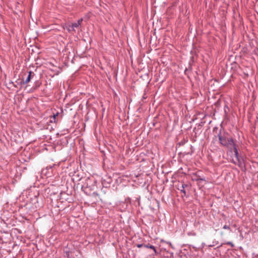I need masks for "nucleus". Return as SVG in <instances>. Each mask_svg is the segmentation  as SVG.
<instances>
[{
  "mask_svg": "<svg viewBox=\"0 0 258 258\" xmlns=\"http://www.w3.org/2000/svg\"><path fill=\"white\" fill-rule=\"evenodd\" d=\"M217 136L220 144L223 147L228 148L232 152L231 146L234 145L235 143L233 138L229 136L228 133L226 132H222L221 130H220Z\"/></svg>",
  "mask_w": 258,
  "mask_h": 258,
  "instance_id": "1",
  "label": "nucleus"
},
{
  "mask_svg": "<svg viewBox=\"0 0 258 258\" xmlns=\"http://www.w3.org/2000/svg\"><path fill=\"white\" fill-rule=\"evenodd\" d=\"M232 151L233 150L234 152V155L236 157L237 162H235L234 160L232 161V163H233L235 165H237L239 167H241L242 166V158L240 157L239 155V153L237 149V145L236 143L234 144V145H232L231 146Z\"/></svg>",
  "mask_w": 258,
  "mask_h": 258,
  "instance_id": "2",
  "label": "nucleus"
},
{
  "mask_svg": "<svg viewBox=\"0 0 258 258\" xmlns=\"http://www.w3.org/2000/svg\"><path fill=\"white\" fill-rule=\"evenodd\" d=\"M90 181L89 178L86 180V183L82 186V189L85 192H87L88 190H92L93 189L95 185L90 186L88 184V182Z\"/></svg>",
  "mask_w": 258,
  "mask_h": 258,
  "instance_id": "3",
  "label": "nucleus"
},
{
  "mask_svg": "<svg viewBox=\"0 0 258 258\" xmlns=\"http://www.w3.org/2000/svg\"><path fill=\"white\" fill-rule=\"evenodd\" d=\"M79 25H80V23H72L71 25H69L67 27V30L70 33L75 32V28H78Z\"/></svg>",
  "mask_w": 258,
  "mask_h": 258,
  "instance_id": "4",
  "label": "nucleus"
},
{
  "mask_svg": "<svg viewBox=\"0 0 258 258\" xmlns=\"http://www.w3.org/2000/svg\"><path fill=\"white\" fill-rule=\"evenodd\" d=\"M32 74H33V76H34L35 75L34 74V73H33L32 71H29V75L27 76L26 79L25 80H24L23 79H22V81L20 82V84L21 85H22V84L24 85V84H28L31 81Z\"/></svg>",
  "mask_w": 258,
  "mask_h": 258,
  "instance_id": "5",
  "label": "nucleus"
},
{
  "mask_svg": "<svg viewBox=\"0 0 258 258\" xmlns=\"http://www.w3.org/2000/svg\"><path fill=\"white\" fill-rule=\"evenodd\" d=\"M194 177L192 180L198 181L199 184H200L201 181L205 180V178L201 177V176L197 173L194 174Z\"/></svg>",
  "mask_w": 258,
  "mask_h": 258,
  "instance_id": "6",
  "label": "nucleus"
},
{
  "mask_svg": "<svg viewBox=\"0 0 258 258\" xmlns=\"http://www.w3.org/2000/svg\"><path fill=\"white\" fill-rule=\"evenodd\" d=\"M144 247L153 249V251H154V253L155 254H157V253L155 247L154 246L150 244V243L145 244V245H144Z\"/></svg>",
  "mask_w": 258,
  "mask_h": 258,
  "instance_id": "7",
  "label": "nucleus"
},
{
  "mask_svg": "<svg viewBox=\"0 0 258 258\" xmlns=\"http://www.w3.org/2000/svg\"><path fill=\"white\" fill-rule=\"evenodd\" d=\"M188 186V185L187 184L182 183L181 185V188L180 189L181 192H182L184 196H185L186 192L185 190V188Z\"/></svg>",
  "mask_w": 258,
  "mask_h": 258,
  "instance_id": "8",
  "label": "nucleus"
},
{
  "mask_svg": "<svg viewBox=\"0 0 258 258\" xmlns=\"http://www.w3.org/2000/svg\"><path fill=\"white\" fill-rule=\"evenodd\" d=\"M58 114V113L57 112L56 114H54L51 117L49 120V122L51 123L55 122H56V117Z\"/></svg>",
  "mask_w": 258,
  "mask_h": 258,
  "instance_id": "9",
  "label": "nucleus"
},
{
  "mask_svg": "<svg viewBox=\"0 0 258 258\" xmlns=\"http://www.w3.org/2000/svg\"><path fill=\"white\" fill-rule=\"evenodd\" d=\"M55 164H53L52 165H49L47 166L45 169H43V172H44L45 170H50V171H52V168L55 166Z\"/></svg>",
  "mask_w": 258,
  "mask_h": 258,
  "instance_id": "10",
  "label": "nucleus"
},
{
  "mask_svg": "<svg viewBox=\"0 0 258 258\" xmlns=\"http://www.w3.org/2000/svg\"><path fill=\"white\" fill-rule=\"evenodd\" d=\"M42 173L46 176H50V174L52 173V171H50V170H45L44 172H43V169Z\"/></svg>",
  "mask_w": 258,
  "mask_h": 258,
  "instance_id": "11",
  "label": "nucleus"
},
{
  "mask_svg": "<svg viewBox=\"0 0 258 258\" xmlns=\"http://www.w3.org/2000/svg\"><path fill=\"white\" fill-rule=\"evenodd\" d=\"M41 84V83L39 81H36L35 83V86L34 87V89H37L38 87H40Z\"/></svg>",
  "mask_w": 258,
  "mask_h": 258,
  "instance_id": "12",
  "label": "nucleus"
},
{
  "mask_svg": "<svg viewBox=\"0 0 258 258\" xmlns=\"http://www.w3.org/2000/svg\"><path fill=\"white\" fill-rule=\"evenodd\" d=\"M191 70V66H189V68H188V69H187V68H186V69H185V71H184V74H185V75H188L187 72H188V71H190Z\"/></svg>",
  "mask_w": 258,
  "mask_h": 258,
  "instance_id": "13",
  "label": "nucleus"
},
{
  "mask_svg": "<svg viewBox=\"0 0 258 258\" xmlns=\"http://www.w3.org/2000/svg\"><path fill=\"white\" fill-rule=\"evenodd\" d=\"M225 244L228 245H230L232 247H234V246L233 243L230 241L227 242L226 243H225Z\"/></svg>",
  "mask_w": 258,
  "mask_h": 258,
  "instance_id": "14",
  "label": "nucleus"
},
{
  "mask_svg": "<svg viewBox=\"0 0 258 258\" xmlns=\"http://www.w3.org/2000/svg\"><path fill=\"white\" fill-rule=\"evenodd\" d=\"M223 228L224 229H228V230H230V231H231V229H230V227L229 226H228V225H225L223 227Z\"/></svg>",
  "mask_w": 258,
  "mask_h": 258,
  "instance_id": "15",
  "label": "nucleus"
},
{
  "mask_svg": "<svg viewBox=\"0 0 258 258\" xmlns=\"http://www.w3.org/2000/svg\"><path fill=\"white\" fill-rule=\"evenodd\" d=\"M144 245H145V244H137V246L139 248L141 247H144Z\"/></svg>",
  "mask_w": 258,
  "mask_h": 258,
  "instance_id": "16",
  "label": "nucleus"
},
{
  "mask_svg": "<svg viewBox=\"0 0 258 258\" xmlns=\"http://www.w3.org/2000/svg\"><path fill=\"white\" fill-rule=\"evenodd\" d=\"M82 20H83L82 19H81L79 20L77 23H79L81 24V23L82 22Z\"/></svg>",
  "mask_w": 258,
  "mask_h": 258,
  "instance_id": "17",
  "label": "nucleus"
},
{
  "mask_svg": "<svg viewBox=\"0 0 258 258\" xmlns=\"http://www.w3.org/2000/svg\"><path fill=\"white\" fill-rule=\"evenodd\" d=\"M218 130V128L217 127H215L214 128H213V131H215V130Z\"/></svg>",
  "mask_w": 258,
  "mask_h": 258,
  "instance_id": "18",
  "label": "nucleus"
},
{
  "mask_svg": "<svg viewBox=\"0 0 258 258\" xmlns=\"http://www.w3.org/2000/svg\"><path fill=\"white\" fill-rule=\"evenodd\" d=\"M11 84H12L13 85V86H15V87H17V86H16V85H15L14 84V83H13V82H11Z\"/></svg>",
  "mask_w": 258,
  "mask_h": 258,
  "instance_id": "19",
  "label": "nucleus"
},
{
  "mask_svg": "<svg viewBox=\"0 0 258 258\" xmlns=\"http://www.w3.org/2000/svg\"><path fill=\"white\" fill-rule=\"evenodd\" d=\"M184 144V142H181L180 143V145H183Z\"/></svg>",
  "mask_w": 258,
  "mask_h": 258,
  "instance_id": "20",
  "label": "nucleus"
}]
</instances>
